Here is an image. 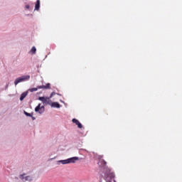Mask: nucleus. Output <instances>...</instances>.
Returning a JSON list of instances; mask_svg holds the SVG:
<instances>
[{"instance_id": "obj_19", "label": "nucleus", "mask_w": 182, "mask_h": 182, "mask_svg": "<svg viewBox=\"0 0 182 182\" xmlns=\"http://www.w3.org/2000/svg\"><path fill=\"white\" fill-rule=\"evenodd\" d=\"M53 102H52V100H48V101H47V105H50V106H52V104H53Z\"/></svg>"}, {"instance_id": "obj_22", "label": "nucleus", "mask_w": 182, "mask_h": 182, "mask_svg": "<svg viewBox=\"0 0 182 182\" xmlns=\"http://www.w3.org/2000/svg\"><path fill=\"white\" fill-rule=\"evenodd\" d=\"M31 117L32 120H36V118L33 117V115H32V117Z\"/></svg>"}, {"instance_id": "obj_6", "label": "nucleus", "mask_w": 182, "mask_h": 182, "mask_svg": "<svg viewBox=\"0 0 182 182\" xmlns=\"http://www.w3.org/2000/svg\"><path fill=\"white\" fill-rule=\"evenodd\" d=\"M48 97H38V100L42 102L43 105H44V106H48V100H49L50 99Z\"/></svg>"}, {"instance_id": "obj_21", "label": "nucleus", "mask_w": 182, "mask_h": 182, "mask_svg": "<svg viewBox=\"0 0 182 182\" xmlns=\"http://www.w3.org/2000/svg\"><path fill=\"white\" fill-rule=\"evenodd\" d=\"M9 87V82H8L5 86V90H6Z\"/></svg>"}, {"instance_id": "obj_13", "label": "nucleus", "mask_w": 182, "mask_h": 182, "mask_svg": "<svg viewBox=\"0 0 182 182\" xmlns=\"http://www.w3.org/2000/svg\"><path fill=\"white\" fill-rule=\"evenodd\" d=\"M23 114H25V116H27V117H32V114H33V113L31 114L25 110L23 111Z\"/></svg>"}, {"instance_id": "obj_26", "label": "nucleus", "mask_w": 182, "mask_h": 182, "mask_svg": "<svg viewBox=\"0 0 182 182\" xmlns=\"http://www.w3.org/2000/svg\"><path fill=\"white\" fill-rule=\"evenodd\" d=\"M53 159H54V158L49 159V161H50L53 160Z\"/></svg>"}, {"instance_id": "obj_11", "label": "nucleus", "mask_w": 182, "mask_h": 182, "mask_svg": "<svg viewBox=\"0 0 182 182\" xmlns=\"http://www.w3.org/2000/svg\"><path fill=\"white\" fill-rule=\"evenodd\" d=\"M31 55H36V47L33 46L31 49Z\"/></svg>"}, {"instance_id": "obj_10", "label": "nucleus", "mask_w": 182, "mask_h": 182, "mask_svg": "<svg viewBox=\"0 0 182 182\" xmlns=\"http://www.w3.org/2000/svg\"><path fill=\"white\" fill-rule=\"evenodd\" d=\"M51 107H55L56 109H60V104L58 102H54L51 104Z\"/></svg>"}, {"instance_id": "obj_8", "label": "nucleus", "mask_w": 182, "mask_h": 182, "mask_svg": "<svg viewBox=\"0 0 182 182\" xmlns=\"http://www.w3.org/2000/svg\"><path fill=\"white\" fill-rule=\"evenodd\" d=\"M25 8L26 9H33V2L32 1H28V4H26L25 6Z\"/></svg>"}, {"instance_id": "obj_9", "label": "nucleus", "mask_w": 182, "mask_h": 182, "mask_svg": "<svg viewBox=\"0 0 182 182\" xmlns=\"http://www.w3.org/2000/svg\"><path fill=\"white\" fill-rule=\"evenodd\" d=\"M28 93H29V92L28 91H26L21 95V96H20L21 102H22L23 100V99H25V97H26V96H28Z\"/></svg>"}, {"instance_id": "obj_25", "label": "nucleus", "mask_w": 182, "mask_h": 182, "mask_svg": "<svg viewBox=\"0 0 182 182\" xmlns=\"http://www.w3.org/2000/svg\"><path fill=\"white\" fill-rule=\"evenodd\" d=\"M60 102H61V103H65V102H63V100H60Z\"/></svg>"}, {"instance_id": "obj_20", "label": "nucleus", "mask_w": 182, "mask_h": 182, "mask_svg": "<svg viewBox=\"0 0 182 182\" xmlns=\"http://www.w3.org/2000/svg\"><path fill=\"white\" fill-rule=\"evenodd\" d=\"M38 89H44V85H38L37 86V90Z\"/></svg>"}, {"instance_id": "obj_7", "label": "nucleus", "mask_w": 182, "mask_h": 182, "mask_svg": "<svg viewBox=\"0 0 182 182\" xmlns=\"http://www.w3.org/2000/svg\"><path fill=\"white\" fill-rule=\"evenodd\" d=\"M41 9V0H37L35 4L34 11H39Z\"/></svg>"}, {"instance_id": "obj_24", "label": "nucleus", "mask_w": 182, "mask_h": 182, "mask_svg": "<svg viewBox=\"0 0 182 182\" xmlns=\"http://www.w3.org/2000/svg\"><path fill=\"white\" fill-rule=\"evenodd\" d=\"M55 95H58V96H62V95H60L59 93H55Z\"/></svg>"}, {"instance_id": "obj_28", "label": "nucleus", "mask_w": 182, "mask_h": 182, "mask_svg": "<svg viewBox=\"0 0 182 182\" xmlns=\"http://www.w3.org/2000/svg\"><path fill=\"white\" fill-rule=\"evenodd\" d=\"M100 182H102V179H100Z\"/></svg>"}, {"instance_id": "obj_14", "label": "nucleus", "mask_w": 182, "mask_h": 182, "mask_svg": "<svg viewBox=\"0 0 182 182\" xmlns=\"http://www.w3.org/2000/svg\"><path fill=\"white\" fill-rule=\"evenodd\" d=\"M55 95H56V92H51L50 95L49 97H48V98H47V99H52L53 97V96H55Z\"/></svg>"}, {"instance_id": "obj_12", "label": "nucleus", "mask_w": 182, "mask_h": 182, "mask_svg": "<svg viewBox=\"0 0 182 182\" xmlns=\"http://www.w3.org/2000/svg\"><path fill=\"white\" fill-rule=\"evenodd\" d=\"M38 91V88L36 87H33V88H29L27 92H31V93H33V92H36Z\"/></svg>"}, {"instance_id": "obj_15", "label": "nucleus", "mask_w": 182, "mask_h": 182, "mask_svg": "<svg viewBox=\"0 0 182 182\" xmlns=\"http://www.w3.org/2000/svg\"><path fill=\"white\" fill-rule=\"evenodd\" d=\"M76 126H77L78 129H82L83 127V125H82V123H80V122L76 124Z\"/></svg>"}, {"instance_id": "obj_16", "label": "nucleus", "mask_w": 182, "mask_h": 182, "mask_svg": "<svg viewBox=\"0 0 182 182\" xmlns=\"http://www.w3.org/2000/svg\"><path fill=\"white\" fill-rule=\"evenodd\" d=\"M44 89H50V83H47L44 85Z\"/></svg>"}, {"instance_id": "obj_27", "label": "nucleus", "mask_w": 182, "mask_h": 182, "mask_svg": "<svg viewBox=\"0 0 182 182\" xmlns=\"http://www.w3.org/2000/svg\"><path fill=\"white\" fill-rule=\"evenodd\" d=\"M15 178H16V180H18V177H16Z\"/></svg>"}, {"instance_id": "obj_4", "label": "nucleus", "mask_w": 182, "mask_h": 182, "mask_svg": "<svg viewBox=\"0 0 182 182\" xmlns=\"http://www.w3.org/2000/svg\"><path fill=\"white\" fill-rule=\"evenodd\" d=\"M42 104L39 103L38 106L35 108L36 113H38L39 114H43L45 113V105L41 106Z\"/></svg>"}, {"instance_id": "obj_3", "label": "nucleus", "mask_w": 182, "mask_h": 182, "mask_svg": "<svg viewBox=\"0 0 182 182\" xmlns=\"http://www.w3.org/2000/svg\"><path fill=\"white\" fill-rule=\"evenodd\" d=\"M31 79V75H22L17 77L14 81L15 86H17L18 83H22V82H28Z\"/></svg>"}, {"instance_id": "obj_23", "label": "nucleus", "mask_w": 182, "mask_h": 182, "mask_svg": "<svg viewBox=\"0 0 182 182\" xmlns=\"http://www.w3.org/2000/svg\"><path fill=\"white\" fill-rule=\"evenodd\" d=\"M26 16H33V14H26Z\"/></svg>"}, {"instance_id": "obj_2", "label": "nucleus", "mask_w": 182, "mask_h": 182, "mask_svg": "<svg viewBox=\"0 0 182 182\" xmlns=\"http://www.w3.org/2000/svg\"><path fill=\"white\" fill-rule=\"evenodd\" d=\"M77 160H79V157L77 156H73L71 158H68L65 160H60L58 161V164H70V163H76V161H77Z\"/></svg>"}, {"instance_id": "obj_1", "label": "nucleus", "mask_w": 182, "mask_h": 182, "mask_svg": "<svg viewBox=\"0 0 182 182\" xmlns=\"http://www.w3.org/2000/svg\"><path fill=\"white\" fill-rule=\"evenodd\" d=\"M103 159V155H99L97 158L98 166L101 168H103L102 174L100 175V178H103L106 182H116L114 180V173L112 172V171L106 166L107 162L105 161Z\"/></svg>"}, {"instance_id": "obj_17", "label": "nucleus", "mask_w": 182, "mask_h": 182, "mask_svg": "<svg viewBox=\"0 0 182 182\" xmlns=\"http://www.w3.org/2000/svg\"><path fill=\"white\" fill-rule=\"evenodd\" d=\"M73 123H75V124H77L79 123V121L76 118H73L72 119Z\"/></svg>"}, {"instance_id": "obj_18", "label": "nucleus", "mask_w": 182, "mask_h": 182, "mask_svg": "<svg viewBox=\"0 0 182 182\" xmlns=\"http://www.w3.org/2000/svg\"><path fill=\"white\" fill-rule=\"evenodd\" d=\"M93 154H94V158L97 160V159L99 158V155L97 153H95V152H93Z\"/></svg>"}, {"instance_id": "obj_5", "label": "nucleus", "mask_w": 182, "mask_h": 182, "mask_svg": "<svg viewBox=\"0 0 182 182\" xmlns=\"http://www.w3.org/2000/svg\"><path fill=\"white\" fill-rule=\"evenodd\" d=\"M26 176V173L21 174L19 176V178H21V180H25V181H32V176Z\"/></svg>"}]
</instances>
